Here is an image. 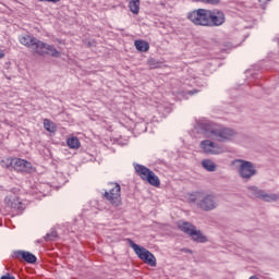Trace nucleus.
Returning a JSON list of instances; mask_svg holds the SVG:
<instances>
[{
	"label": "nucleus",
	"mask_w": 279,
	"mask_h": 279,
	"mask_svg": "<svg viewBox=\"0 0 279 279\" xmlns=\"http://www.w3.org/2000/svg\"><path fill=\"white\" fill-rule=\"evenodd\" d=\"M236 136V132L232 129H228L221 124H211L210 128V140L218 141V143L210 142V154H223V141H232Z\"/></svg>",
	"instance_id": "obj_1"
},
{
	"label": "nucleus",
	"mask_w": 279,
	"mask_h": 279,
	"mask_svg": "<svg viewBox=\"0 0 279 279\" xmlns=\"http://www.w3.org/2000/svg\"><path fill=\"white\" fill-rule=\"evenodd\" d=\"M109 190L105 191L104 197L113 206V208H120L123 206V199L121 198V185L119 183H108Z\"/></svg>",
	"instance_id": "obj_2"
},
{
	"label": "nucleus",
	"mask_w": 279,
	"mask_h": 279,
	"mask_svg": "<svg viewBox=\"0 0 279 279\" xmlns=\"http://www.w3.org/2000/svg\"><path fill=\"white\" fill-rule=\"evenodd\" d=\"M129 245L131 248H133L140 260H143V263L149 265V267H156V256L149 252V250L134 243L132 240H129Z\"/></svg>",
	"instance_id": "obj_3"
},
{
	"label": "nucleus",
	"mask_w": 279,
	"mask_h": 279,
	"mask_svg": "<svg viewBox=\"0 0 279 279\" xmlns=\"http://www.w3.org/2000/svg\"><path fill=\"white\" fill-rule=\"evenodd\" d=\"M135 171L137 175H140V178L144 180V182L150 184V186H155L156 189L160 187V178H158V175H156V173L149 168L143 165H136Z\"/></svg>",
	"instance_id": "obj_4"
},
{
	"label": "nucleus",
	"mask_w": 279,
	"mask_h": 279,
	"mask_svg": "<svg viewBox=\"0 0 279 279\" xmlns=\"http://www.w3.org/2000/svg\"><path fill=\"white\" fill-rule=\"evenodd\" d=\"M232 165L243 180H250V178L256 175V168H254L253 162L236 159L232 162Z\"/></svg>",
	"instance_id": "obj_5"
},
{
	"label": "nucleus",
	"mask_w": 279,
	"mask_h": 279,
	"mask_svg": "<svg viewBox=\"0 0 279 279\" xmlns=\"http://www.w3.org/2000/svg\"><path fill=\"white\" fill-rule=\"evenodd\" d=\"M0 165L4 169H10V167H12L15 171H29V169H32V162L21 158L8 157L2 159Z\"/></svg>",
	"instance_id": "obj_6"
},
{
	"label": "nucleus",
	"mask_w": 279,
	"mask_h": 279,
	"mask_svg": "<svg viewBox=\"0 0 279 279\" xmlns=\"http://www.w3.org/2000/svg\"><path fill=\"white\" fill-rule=\"evenodd\" d=\"M187 19L194 25L208 26L210 25V15L206 9H196L187 13Z\"/></svg>",
	"instance_id": "obj_7"
},
{
	"label": "nucleus",
	"mask_w": 279,
	"mask_h": 279,
	"mask_svg": "<svg viewBox=\"0 0 279 279\" xmlns=\"http://www.w3.org/2000/svg\"><path fill=\"white\" fill-rule=\"evenodd\" d=\"M179 229L185 234H189V236H191V239H193V241H196L197 243H206V241H208L204 233L197 230V228H195V226H193L192 223H179Z\"/></svg>",
	"instance_id": "obj_8"
},
{
	"label": "nucleus",
	"mask_w": 279,
	"mask_h": 279,
	"mask_svg": "<svg viewBox=\"0 0 279 279\" xmlns=\"http://www.w3.org/2000/svg\"><path fill=\"white\" fill-rule=\"evenodd\" d=\"M197 199L199 202V208L203 210H210V194L204 191L190 194L189 202L195 203Z\"/></svg>",
	"instance_id": "obj_9"
},
{
	"label": "nucleus",
	"mask_w": 279,
	"mask_h": 279,
	"mask_svg": "<svg viewBox=\"0 0 279 279\" xmlns=\"http://www.w3.org/2000/svg\"><path fill=\"white\" fill-rule=\"evenodd\" d=\"M37 53L39 56H51L52 58H60V56H62V53H60V51H58L53 45H48L44 41L39 43Z\"/></svg>",
	"instance_id": "obj_10"
},
{
	"label": "nucleus",
	"mask_w": 279,
	"mask_h": 279,
	"mask_svg": "<svg viewBox=\"0 0 279 279\" xmlns=\"http://www.w3.org/2000/svg\"><path fill=\"white\" fill-rule=\"evenodd\" d=\"M248 191L253 195V197H257L258 199H263L264 202H276L278 199V194H267L263 190H258L256 186H250Z\"/></svg>",
	"instance_id": "obj_11"
},
{
	"label": "nucleus",
	"mask_w": 279,
	"mask_h": 279,
	"mask_svg": "<svg viewBox=\"0 0 279 279\" xmlns=\"http://www.w3.org/2000/svg\"><path fill=\"white\" fill-rule=\"evenodd\" d=\"M19 41L21 45H24V47H27L28 49H32L33 51H35V53H37L40 40L36 39V37L25 35L21 36L19 38Z\"/></svg>",
	"instance_id": "obj_12"
},
{
	"label": "nucleus",
	"mask_w": 279,
	"mask_h": 279,
	"mask_svg": "<svg viewBox=\"0 0 279 279\" xmlns=\"http://www.w3.org/2000/svg\"><path fill=\"white\" fill-rule=\"evenodd\" d=\"M210 23L214 27H219L226 23V14L223 11L214 10L210 13Z\"/></svg>",
	"instance_id": "obj_13"
},
{
	"label": "nucleus",
	"mask_w": 279,
	"mask_h": 279,
	"mask_svg": "<svg viewBox=\"0 0 279 279\" xmlns=\"http://www.w3.org/2000/svg\"><path fill=\"white\" fill-rule=\"evenodd\" d=\"M15 258H21L22 260H25V263H29L31 265H34L36 263V257L34 254L27 252V251H16Z\"/></svg>",
	"instance_id": "obj_14"
},
{
	"label": "nucleus",
	"mask_w": 279,
	"mask_h": 279,
	"mask_svg": "<svg viewBox=\"0 0 279 279\" xmlns=\"http://www.w3.org/2000/svg\"><path fill=\"white\" fill-rule=\"evenodd\" d=\"M7 206H9V208H13V210H23L24 206L23 203L21 202V199L16 196L12 197V198H5L4 199Z\"/></svg>",
	"instance_id": "obj_15"
},
{
	"label": "nucleus",
	"mask_w": 279,
	"mask_h": 279,
	"mask_svg": "<svg viewBox=\"0 0 279 279\" xmlns=\"http://www.w3.org/2000/svg\"><path fill=\"white\" fill-rule=\"evenodd\" d=\"M134 45L137 51H141L142 53H147V51H149V43L143 39L135 40Z\"/></svg>",
	"instance_id": "obj_16"
},
{
	"label": "nucleus",
	"mask_w": 279,
	"mask_h": 279,
	"mask_svg": "<svg viewBox=\"0 0 279 279\" xmlns=\"http://www.w3.org/2000/svg\"><path fill=\"white\" fill-rule=\"evenodd\" d=\"M129 9L132 14H138L141 12V0H130Z\"/></svg>",
	"instance_id": "obj_17"
},
{
	"label": "nucleus",
	"mask_w": 279,
	"mask_h": 279,
	"mask_svg": "<svg viewBox=\"0 0 279 279\" xmlns=\"http://www.w3.org/2000/svg\"><path fill=\"white\" fill-rule=\"evenodd\" d=\"M66 145L68 147H70V149H80V147L82 146V144L80 143V138L75 136L69 137L66 140Z\"/></svg>",
	"instance_id": "obj_18"
},
{
	"label": "nucleus",
	"mask_w": 279,
	"mask_h": 279,
	"mask_svg": "<svg viewBox=\"0 0 279 279\" xmlns=\"http://www.w3.org/2000/svg\"><path fill=\"white\" fill-rule=\"evenodd\" d=\"M44 128L47 130V132H56L57 125L49 119H44Z\"/></svg>",
	"instance_id": "obj_19"
},
{
	"label": "nucleus",
	"mask_w": 279,
	"mask_h": 279,
	"mask_svg": "<svg viewBox=\"0 0 279 279\" xmlns=\"http://www.w3.org/2000/svg\"><path fill=\"white\" fill-rule=\"evenodd\" d=\"M201 149L204 151V154H210V141L204 140L201 142Z\"/></svg>",
	"instance_id": "obj_20"
},
{
	"label": "nucleus",
	"mask_w": 279,
	"mask_h": 279,
	"mask_svg": "<svg viewBox=\"0 0 279 279\" xmlns=\"http://www.w3.org/2000/svg\"><path fill=\"white\" fill-rule=\"evenodd\" d=\"M195 130L196 132H202V134H206V132H208V125L204 123H198Z\"/></svg>",
	"instance_id": "obj_21"
},
{
	"label": "nucleus",
	"mask_w": 279,
	"mask_h": 279,
	"mask_svg": "<svg viewBox=\"0 0 279 279\" xmlns=\"http://www.w3.org/2000/svg\"><path fill=\"white\" fill-rule=\"evenodd\" d=\"M203 169H206V171H210V161L208 159H204L202 161Z\"/></svg>",
	"instance_id": "obj_22"
},
{
	"label": "nucleus",
	"mask_w": 279,
	"mask_h": 279,
	"mask_svg": "<svg viewBox=\"0 0 279 279\" xmlns=\"http://www.w3.org/2000/svg\"><path fill=\"white\" fill-rule=\"evenodd\" d=\"M47 236H48L49 241H53V239L58 236V233L52 232V233L48 234Z\"/></svg>",
	"instance_id": "obj_23"
},
{
	"label": "nucleus",
	"mask_w": 279,
	"mask_h": 279,
	"mask_svg": "<svg viewBox=\"0 0 279 279\" xmlns=\"http://www.w3.org/2000/svg\"><path fill=\"white\" fill-rule=\"evenodd\" d=\"M193 3H210V0H192Z\"/></svg>",
	"instance_id": "obj_24"
},
{
	"label": "nucleus",
	"mask_w": 279,
	"mask_h": 279,
	"mask_svg": "<svg viewBox=\"0 0 279 279\" xmlns=\"http://www.w3.org/2000/svg\"><path fill=\"white\" fill-rule=\"evenodd\" d=\"M0 279H16V278L10 274H7V275L2 276Z\"/></svg>",
	"instance_id": "obj_25"
},
{
	"label": "nucleus",
	"mask_w": 279,
	"mask_h": 279,
	"mask_svg": "<svg viewBox=\"0 0 279 279\" xmlns=\"http://www.w3.org/2000/svg\"><path fill=\"white\" fill-rule=\"evenodd\" d=\"M221 3V0H210V5H219Z\"/></svg>",
	"instance_id": "obj_26"
},
{
	"label": "nucleus",
	"mask_w": 279,
	"mask_h": 279,
	"mask_svg": "<svg viewBox=\"0 0 279 279\" xmlns=\"http://www.w3.org/2000/svg\"><path fill=\"white\" fill-rule=\"evenodd\" d=\"M40 2L47 1L48 3H59L60 0H38Z\"/></svg>",
	"instance_id": "obj_27"
},
{
	"label": "nucleus",
	"mask_w": 279,
	"mask_h": 279,
	"mask_svg": "<svg viewBox=\"0 0 279 279\" xmlns=\"http://www.w3.org/2000/svg\"><path fill=\"white\" fill-rule=\"evenodd\" d=\"M3 58H5V51L0 49V60H3Z\"/></svg>",
	"instance_id": "obj_28"
},
{
	"label": "nucleus",
	"mask_w": 279,
	"mask_h": 279,
	"mask_svg": "<svg viewBox=\"0 0 279 279\" xmlns=\"http://www.w3.org/2000/svg\"><path fill=\"white\" fill-rule=\"evenodd\" d=\"M216 167H217V166H215V163L211 162V163H210V171H215Z\"/></svg>",
	"instance_id": "obj_29"
},
{
	"label": "nucleus",
	"mask_w": 279,
	"mask_h": 279,
	"mask_svg": "<svg viewBox=\"0 0 279 279\" xmlns=\"http://www.w3.org/2000/svg\"><path fill=\"white\" fill-rule=\"evenodd\" d=\"M259 1V3H267V1H269V0H258Z\"/></svg>",
	"instance_id": "obj_30"
},
{
	"label": "nucleus",
	"mask_w": 279,
	"mask_h": 279,
	"mask_svg": "<svg viewBox=\"0 0 279 279\" xmlns=\"http://www.w3.org/2000/svg\"><path fill=\"white\" fill-rule=\"evenodd\" d=\"M195 93H197V92L191 90V92H189V95H195Z\"/></svg>",
	"instance_id": "obj_31"
}]
</instances>
